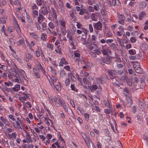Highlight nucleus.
I'll return each instance as SVG.
<instances>
[{"instance_id": "obj_49", "label": "nucleus", "mask_w": 148, "mask_h": 148, "mask_svg": "<svg viewBox=\"0 0 148 148\" xmlns=\"http://www.w3.org/2000/svg\"><path fill=\"white\" fill-rule=\"evenodd\" d=\"M70 45L72 47V49H76V47L75 46L74 42L73 41V40H71V41L70 42Z\"/></svg>"}, {"instance_id": "obj_54", "label": "nucleus", "mask_w": 148, "mask_h": 148, "mask_svg": "<svg viewBox=\"0 0 148 148\" xmlns=\"http://www.w3.org/2000/svg\"><path fill=\"white\" fill-rule=\"evenodd\" d=\"M94 52L95 53H97L98 55H99L101 54V52L98 49H96L93 50Z\"/></svg>"}, {"instance_id": "obj_21", "label": "nucleus", "mask_w": 148, "mask_h": 148, "mask_svg": "<svg viewBox=\"0 0 148 148\" xmlns=\"http://www.w3.org/2000/svg\"><path fill=\"white\" fill-rule=\"evenodd\" d=\"M117 41L119 43V45L121 47H124V42L122 39H120L119 38H117Z\"/></svg>"}, {"instance_id": "obj_37", "label": "nucleus", "mask_w": 148, "mask_h": 148, "mask_svg": "<svg viewBox=\"0 0 148 148\" xmlns=\"http://www.w3.org/2000/svg\"><path fill=\"white\" fill-rule=\"evenodd\" d=\"M45 34L44 33L42 34L41 36V39L44 41H47V38L45 37Z\"/></svg>"}, {"instance_id": "obj_35", "label": "nucleus", "mask_w": 148, "mask_h": 148, "mask_svg": "<svg viewBox=\"0 0 148 148\" xmlns=\"http://www.w3.org/2000/svg\"><path fill=\"white\" fill-rule=\"evenodd\" d=\"M133 66L134 68L136 67H139L140 66V64L138 62H133Z\"/></svg>"}, {"instance_id": "obj_1", "label": "nucleus", "mask_w": 148, "mask_h": 148, "mask_svg": "<svg viewBox=\"0 0 148 148\" xmlns=\"http://www.w3.org/2000/svg\"><path fill=\"white\" fill-rule=\"evenodd\" d=\"M53 101L55 102V105L57 107H60L62 106L63 103L64 102L62 98L60 96H59L57 98L56 97H53Z\"/></svg>"}, {"instance_id": "obj_36", "label": "nucleus", "mask_w": 148, "mask_h": 148, "mask_svg": "<svg viewBox=\"0 0 148 148\" xmlns=\"http://www.w3.org/2000/svg\"><path fill=\"white\" fill-rule=\"evenodd\" d=\"M94 8L96 11H98L100 9V5L99 4H96V5L94 6Z\"/></svg>"}, {"instance_id": "obj_41", "label": "nucleus", "mask_w": 148, "mask_h": 148, "mask_svg": "<svg viewBox=\"0 0 148 148\" xmlns=\"http://www.w3.org/2000/svg\"><path fill=\"white\" fill-rule=\"evenodd\" d=\"M75 12V10H74L73 9L72 10L70 11V16L72 18L73 17L74 15V13Z\"/></svg>"}, {"instance_id": "obj_24", "label": "nucleus", "mask_w": 148, "mask_h": 148, "mask_svg": "<svg viewBox=\"0 0 148 148\" xmlns=\"http://www.w3.org/2000/svg\"><path fill=\"white\" fill-rule=\"evenodd\" d=\"M110 1V0H107V1H109L110 2V4L113 6H114L116 4L117 1L119 2V0H112Z\"/></svg>"}, {"instance_id": "obj_18", "label": "nucleus", "mask_w": 148, "mask_h": 148, "mask_svg": "<svg viewBox=\"0 0 148 148\" xmlns=\"http://www.w3.org/2000/svg\"><path fill=\"white\" fill-rule=\"evenodd\" d=\"M103 102L105 104V105H106V106L107 107L109 108V109H112V105H111V103H110V102L108 100H104L103 101Z\"/></svg>"}, {"instance_id": "obj_58", "label": "nucleus", "mask_w": 148, "mask_h": 148, "mask_svg": "<svg viewBox=\"0 0 148 148\" xmlns=\"http://www.w3.org/2000/svg\"><path fill=\"white\" fill-rule=\"evenodd\" d=\"M82 32H83L85 34V35L86 36L88 35V31L86 29L83 28L82 29Z\"/></svg>"}, {"instance_id": "obj_60", "label": "nucleus", "mask_w": 148, "mask_h": 148, "mask_svg": "<svg viewBox=\"0 0 148 148\" xmlns=\"http://www.w3.org/2000/svg\"><path fill=\"white\" fill-rule=\"evenodd\" d=\"M65 74V72L64 70H61L60 72V75L61 77H63Z\"/></svg>"}, {"instance_id": "obj_50", "label": "nucleus", "mask_w": 148, "mask_h": 148, "mask_svg": "<svg viewBox=\"0 0 148 148\" xmlns=\"http://www.w3.org/2000/svg\"><path fill=\"white\" fill-rule=\"evenodd\" d=\"M89 29L90 32L92 33L93 32V27L91 24H90L89 25Z\"/></svg>"}, {"instance_id": "obj_55", "label": "nucleus", "mask_w": 148, "mask_h": 148, "mask_svg": "<svg viewBox=\"0 0 148 148\" xmlns=\"http://www.w3.org/2000/svg\"><path fill=\"white\" fill-rule=\"evenodd\" d=\"M84 116L86 120L87 121H88L89 118V115L88 114L86 113L84 114Z\"/></svg>"}, {"instance_id": "obj_47", "label": "nucleus", "mask_w": 148, "mask_h": 148, "mask_svg": "<svg viewBox=\"0 0 148 148\" xmlns=\"http://www.w3.org/2000/svg\"><path fill=\"white\" fill-rule=\"evenodd\" d=\"M38 7L35 4H34L32 6L31 8L32 10H38Z\"/></svg>"}, {"instance_id": "obj_27", "label": "nucleus", "mask_w": 148, "mask_h": 148, "mask_svg": "<svg viewBox=\"0 0 148 148\" xmlns=\"http://www.w3.org/2000/svg\"><path fill=\"white\" fill-rule=\"evenodd\" d=\"M61 106L63 108L65 112H68V107L66 105V103L65 101L63 103Z\"/></svg>"}, {"instance_id": "obj_61", "label": "nucleus", "mask_w": 148, "mask_h": 148, "mask_svg": "<svg viewBox=\"0 0 148 148\" xmlns=\"http://www.w3.org/2000/svg\"><path fill=\"white\" fill-rule=\"evenodd\" d=\"M130 40L132 43H135L136 41V39L134 37H132L130 38Z\"/></svg>"}, {"instance_id": "obj_46", "label": "nucleus", "mask_w": 148, "mask_h": 148, "mask_svg": "<svg viewBox=\"0 0 148 148\" xmlns=\"http://www.w3.org/2000/svg\"><path fill=\"white\" fill-rule=\"evenodd\" d=\"M97 39V37L95 35H92V36L91 39L93 43L96 42V40Z\"/></svg>"}, {"instance_id": "obj_42", "label": "nucleus", "mask_w": 148, "mask_h": 148, "mask_svg": "<svg viewBox=\"0 0 148 148\" xmlns=\"http://www.w3.org/2000/svg\"><path fill=\"white\" fill-rule=\"evenodd\" d=\"M23 104L26 107L29 108H31L32 107V106L30 103L29 102H26V103H23Z\"/></svg>"}, {"instance_id": "obj_32", "label": "nucleus", "mask_w": 148, "mask_h": 148, "mask_svg": "<svg viewBox=\"0 0 148 148\" xmlns=\"http://www.w3.org/2000/svg\"><path fill=\"white\" fill-rule=\"evenodd\" d=\"M0 121L2 122L3 123H4L5 124H6V123H7L8 121V120L4 118L2 116H1L0 117Z\"/></svg>"}, {"instance_id": "obj_44", "label": "nucleus", "mask_w": 148, "mask_h": 148, "mask_svg": "<svg viewBox=\"0 0 148 148\" xmlns=\"http://www.w3.org/2000/svg\"><path fill=\"white\" fill-rule=\"evenodd\" d=\"M119 20H121L123 21H124L125 20V18L123 15H120L118 17Z\"/></svg>"}, {"instance_id": "obj_28", "label": "nucleus", "mask_w": 148, "mask_h": 148, "mask_svg": "<svg viewBox=\"0 0 148 148\" xmlns=\"http://www.w3.org/2000/svg\"><path fill=\"white\" fill-rule=\"evenodd\" d=\"M67 37L68 38H69V40L71 41L73 40V38L72 36H71V33L69 31L67 32Z\"/></svg>"}, {"instance_id": "obj_26", "label": "nucleus", "mask_w": 148, "mask_h": 148, "mask_svg": "<svg viewBox=\"0 0 148 148\" xmlns=\"http://www.w3.org/2000/svg\"><path fill=\"white\" fill-rule=\"evenodd\" d=\"M97 88V86L95 85H92V86L90 87L89 89L91 92H94Z\"/></svg>"}, {"instance_id": "obj_33", "label": "nucleus", "mask_w": 148, "mask_h": 148, "mask_svg": "<svg viewBox=\"0 0 148 148\" xmlns=\"http://www.w3.org/2000/svg\"><path fill=\"white\" fill-rule=\"evenodd\" d=\"M7 18V16H4L0 18L1 22L3 23H5L6 22V19Z\"/></svg>"}, {"instance_id": "obj_59", "label": "nucleus", "mask_w": 148, "mask_h": 148, "mask_svg": "<svg viewBox=\"0 0 148 148\" xmlns=\"http://www.w3.org/2000/svg\"><path fill=\"white\" fill-rule=\"evenodd\" d=\"M33 14L34 15L38 16V11L36 10H32Z\"/></svg>"}, {"instance_id": "obj_5", "label": "nucleus", "mask_w": 148, "mask_h": 148, "mask_svg": "<svg viewBox=\"0 0 148 148\" xmlns=\"http://www.w3.org/2000/svg\"><path fill=\"white\" fill-rule=\"evenodd\" d=\"M93 25L95 29L99 30L100 31L102 30V25L100 21H98L96 23H94Z\"/></svg>"}, {"instance_id": "obj_8", "label": "nucleus", "mask_w": 148, "mask_h": 148, "mask_svg": "<svg viewBox=\"0 0 148 148\" xmlns=\"http://www.w3.org/2000/svg\"><path fill=\"white\" fill-rule=\"evenodd\" d=\"M53 85L58 91H60L61 90V84L59 82L53 84Z\"/></svg>"}, {"instance_id": "obj_40", "label": "nucleus", "mask_w": 148, "mask_h": 148, "mask_svg": "<svg viewBox=\"0 0 148 148\" xmlns=\"http://www.w3.org/2000/svg\"><path fill=\"white\" fill-rule=\"evenodd\" d=\"M73 54L77 58H79L80 56V54L76 51H74Z\"/></svg>"}, {"instance_id": "obj_39", "label": "nucleus", "mask_w": 148, "mask_h": 148, "mask_svg": "<svg viewBox=\"0 0 148 148\" xmlns=\"http://www.w3.org/2000/svg\"><path fill=\"white\" fill-rule=\"evenodd\" d=\"M5 25H3L2 26V27L1 29V31L2 32H3L4 34L6 36H8V34H7L5 32Z\"/></svg>"}, {"instance_id": "obj_22", "label": "nucleus", "mask_w": 148, "mask_h": 148, "mask_svg": "<svg viewBox=\"0 0 148 148\" xmlns=\"http://www.w3.org/2000/svg\"><path fill=\"white\" fill-rule=\"evenodd\" d=\"M146 13L144 11H142L140 12L139 14V19L140 20H141L145 16H146Z\"/></svg>"}, {"instance_id": "obj_20", "label": "nucleus", "mask_w": 148, "mask_h": 148, "mask_svg": "<svg viewBox=\"0 0 148 148\" xmlns=\"http://www.w3.org/2000/svg\"><path fill=\"white\" fill-rule=\"evenodd\" d=\"M17 5L18 6H21V4L20 1L18 0H16L13 2V5L12 6H14V5Z\"/></svg>"}, {"instance_id": "obj_53", "label": "nucleus", "mask_w": 148, "mask_h": 148, "mask_svg": "<svg viewBox=\"0 0 148 148\" xmlns=\"http://www.w3.org/2000/svg\"><path fill=\"white\" fill-rule=\"evenodd\" d=\"M2 144L5 146L7 144V141L6 140V139L5 138H2Z\"/></svg>"}, {"instance_id": "obj_16", "label": "nucleus", "mask_w": 148, "mask_h": 148, "mask_svg": "<svg viewBox=\"0 0 148 148\" xmlns=\"http://www.w3.org/2000/svg\"><path fill=\"white\" fill-rule=\"evenodd\" d=\"M42 10L40 11H39V13H40L44 15H47L48 13L47 9L46 8H44L43 6L41 7Z\"/></svg>"}, {"instance_id": "obj_43", "label": "nucleus", "mask_w": 148, "mask_h": 148, "mask_svg": "<svg viewBox=\"0 0 148 148\" xmlns=\"http://www.w3.org/2000/svg\"><path fill=\"white\" fill-rule=\"evenodd\" d=\"M12 21L14 26L18 24L14 16L12 17Z\"/></svg>"}, {"instance_id": "obj_64", "label": "nucleus", "mask_w": 148, "mask_h": 148, "mask_svg": "<svg viewBox=\"0 0 148 148\" xmlns=\"http://www.w3.org/2000/svg\"><path fill=\"white\" fill-rule=\"evenodd\" d=\"M90 17L91 19L94 21H95L96 18L94 13H92L90 15Z\"/></svg>"}, {"instance_id": "obj_38", "label": "nucleus", "mask_w": 148, "mask_h": 148, "mask_svg": "<svg viewBox=\"0 0 148 148\" xmlns=\"http://www.w3.org/2000/svg\"><path fill=\"white\" fill-rule=\"evenodd\" d=\"M115 58L116 59V61L119 62H121V60L120 58L119 57L118 55L116 53H115Z\"/></svg>"}, {"instance_id": "obj_48", "label": "nucleus", "mask_w": 148, "mask_h": 148, "mask_svg": "<svg viewBox=\"0 0 148 148\" xmlns=\"http://www.w3.org/2000/svg\"><path fill=\"white\" fill-rule=\"evenodd\" d=\"M35 25L36 26V27L37 28V29L38 30H40L41 29L40 27V25H39V24L38 22H35Z\"/></svg>"}, {"instance_id": "obj_15", "label": "nucleus", "mask_w": 148, "mask_h": 148, "mask_svg": "<svg viewBox=\"0 0 148 148\" xmlns=\"http://www.w3.org/2000/svg\"><path fill=\"white\" fill-rule=\"evenodd\" d=\"M127 104L128 105V106H130L131 104L132 103V98L130 97H128L127 98ZM126 104L127 103H124L123 105L125 106H126Z\"/></svg>"}, {"instance_id": "obj_17", "label": "nucleus", "mask_w": 148, "mask_h": 148, "mask_svg": "<svg viewBox=\"0 0 148 148\" xmlns=\"http://www.w3.org/2000/svg\"><path fill=\"white\" fill-rule=\"evenodd\" d=\"M29 34L31 37L34 38L36 40H38L39 37L37 34L34 32L30 33Z\"/></svg>"}, {"instance_id": "obj_51", "label": "nucleus", "mask_w": 148, "mask_h": 148, "mask_svg": "<svg viewBox=\"0 0 148 148\" xmlns=\"http://www.w3.org/2000/svg\"><path fill=\"white\" fill-rule=\"evenodd\" d=\"M129 53L130 54L132 55H134L136 53L135 51L134 50L132 49L130 50L129 51Z\"/></svg>"}, {"instance_id": "obj_45", "label": "nucleus", "mask_w": 148, "mask_h": 148, "mask_svg": "<svg viewBox=\"0 0 148 148\" xmlns=\"http://www.w3.org/2000/svg\"><path fill=\"white\" fill-rule=\"evenodd\" d=\"M112 109V108L111 109H106L104 110V112L106 114H109L111 113Z\"/></svg>"}, {"instance_id": "obj_6", "label": "nucleus", "mask_w": 148, "mask_h": 148, "mask_svg": "<svg viewBox=\"0 0 148 148\" xmlns=\"http://www.w3.org/2000/svg\"><path fill=\"white\" fill-rule=\"evenodd\" d=\"M14 70L16 71L21 76L22 78H24L25 71L19 69L15 65L14 67Z\"/></svg>"}, {"instance_id": "obj_9", "label": "nucleus", "mask_w": 148, "mask_h": 148, "mask_svg": "<svg viewBox=\"0 0 148 148\" xmlns=\"http://www.w3.org/2000/svg\"><path fill=\"white\" fill-rule=\"evenodd\" d=\"M33 71L34 72V74L36 77L37 78H40V75L39 74V70L34 68H33Z\"/></svg>"}, {"instance_id": "obj_31", "label": "nucleus", "mask_w": 148, "mask_h": 148, "mask_svg": "<svg viewBox=\"0 0 148 148\" xmlns=\"http://www.w3.org/2000/svg\"><path fill=\"white\" fill-rule=\"evenodd\" d=\"M14 29L13 27L10 26L8 27L7 29V32L8 33H10L14 31Z\"/></svg>"}, {"instance_id": "obj_57", "label": "nucleus", "mask_w": 148, "mask_h": 148, "mask_svg": "<svg viewBox=\"0 0 148 148\" xmlns=\"http://www.w3.org/2000/svg\"><path fill=\"white\" fill-rule=\"evenodd\" d=\"M5 135L8 139L12 140V134H11L8 133L5 134Z\"/></svg>"}, {"instance_id": "obj_25", "label": "nucleus", "mask_w": 148, "mask_h": 148, "mask_svg": "<svg viewBox=\"0 0 148 148\" xmlns=\"http://www.w3.org/2000/svg\"><path fill=\"white\" fill-rule=\"evenodd\" d=\"M25 42L23 38L20 39L17 42L16 44L18 46H20Z\"/></svg>"}, {"instance_id": "obj_30", "label": "nucleus", "mask_w": 148, "mask_h": 148, "mask_svg": "<svg viewBox=\"0 0 148 148\" xmlns=\"http://www.w3.org/2000/svg\"><path fill=\"white\" fill-rule=\"evenodd\" d=\"M147 5V3L145 1H142L140 4V7L142 8H145Z\"/></svg>"}, {"instance_id": "obj_4", "label": "nucleus", "mask_w": 148, "mask_h": 148, "mask_svg": "<svg viewBox=\"0 0 148 148\" xmlns=\"http://www.w3.org/2000/svg\"><path fill=\"white\" fill-rule=\"evenodd\" d=\"M101 51L104 56L107 55V53H110L111 51L109 50L107 45H104L102 46V49Z\"/></svg>"}, {"instance_id": "obj_2", "label": "nucleus", "mask_w": 148, "mask_h": 148, "mask_svg": "<svg viewBox=\"0 0 148 148\" xmlns=\"http://www.w3.org/2000/svg\"><path fill=\"white\" fill-rule=\"evenodd\" d=\"M30 95L26 91H24L18 97V99L20 100L23 103H24V101L28 99L30 96Z\"/></svg>"}, {"instance_id": "obj_19", "label": "nucleus", "mask_w": 148, "mask_h": 148, "mask_svg": "<svg viewBox=\"0 0 148 148\" xmlns=\"http://www.w3.org/2000/svg\"><path fill=\"white\" fill-rule=\"evenodd\" d=\"M134 69L136 73H141L143 72L142 69L140 68V66L134 68Z\"/></svg>"}, {"instance_id": "obj_23", "label": "nucleus", "mask_w": 148, "mask_h": 148, "mask_svg": "<svg viewBox=\"0 0 148 148\" xmlns=\"http://www.w3.org/2000/svg\"><path fill=\"white\" fill-rule=\"evenodd\" d=\"M36 4L38 6H41L43 4H44V0H36Z\"/></svg>"}, {"instance_id": "obj_29", "label": "nucleus", "mask_w": 148, "mask_h": 148, "mask_svg": "<svg viewBox=\"0 0 148 148\" xmlns=\"http://www.w3.org/2000/svg\"><path fill=\"white\" fill-rule=\"evenodd\" d=\"M49 28L51 29H53L55 27V25L54 23L51 22H50L48 24Z\"/></svg>"}, {"instance_id": "obj_7", "label": "nucleus", "mask_w": 148, "mask_h": 148, "mask_svg": "<svg viewBox=\"0 0 148 148\" xmlns=\"http://www.w3.org/2000/svg\"><path fill=\"white\" fill-rule=\"evenodd\" d=\"M45 18L44 17L42 14H41L40 13H39L38 16L37 17V22L39 24H41Z\"/></svg>"}, {"instance_id": "obj_62", "label": "nucleus", "mask_w": 148, "mask_h": 148, "mask_svg": "<svg viewBox=\"0 0 148 148\" xmlns=\"http://www.w3.org/2000/svg\"><path fill=\"white\" fill-rule=\"evenodd\" d=\"M51 32L50 28H48L47 29L46 32L48 34H51Z\"/></svg>"}, {"instance_id": "obj_12", "label": "nucleus", "mask_w": 148, "mask_h": 148, "mask_svg": "<svg viewBox=\"0 0 148 148\" xmlns=\"http://www.w3.org/2000/svg\"><path fill=\"white\" fill-rule=\"evenodd\" d=\"M35 62L37 64V65L35 68L39 70H41L43 68L40 63L37 60H35Z\"/></svg>"}, {"instance_id": "obj_34", "label": "nucleus", "mask_w": 148, "mask_h": 148, "mask_svg": "<svg viewBox=\"0 0 148 148\" xmlns=\"http://www.w3.org/2000/svg\"><path fill=\"white\" fill-rule=\"evenodd\" d=\"M108 73L109 75L112 76V79L114 78V77H113V75H115L116 74V72L114 70L109 71Z\"/></svg>"}, {"instance_id": "obj_10", "label": "nucleus", "mask_w": 148, "mask_h": 148, "mask_svg": "<svg viewBox=\"0 0 148 148\" xmlns=\"http://www.w3.org/2000/svg\"><path fill=\"white\" fill-rule=\"evenodd\" d=\"M25 59L27 62H29L30 60H32V56L28 53H26L25 54Z\"/></svg>"}, {"instance_id": "obj_56", "label": "nucleus", "mask_w": 148, "mask_h": 148, "mask_svg": "<svg viewBox=\"0 0 148 148\" xmlns=\"http://www.w3.org/2000/svg\"><path fill=\"white\" fill-rule=\"evenodd\" d=\"M49 119H48L47 118H44V121L47 126L50 125V123L48 121Z\"/></svg>"}, {"instance_id": "obj_3", "label": "nucleus", "mask_w": 148, "mask_h": 148, "mask_svg": "<svg viewBox=\"0 0 148 148\" xmlns=\"http://www.w3.org/2000/svg\"><path fill=\"white\" fill-rule=\"evenodd\" d=\"M81 134L82 137L84 139V140H85L87 147L89 148L90 146L89 141V139L87 136L84 133L82 132H81Z\"/></svg>"}, {"instance_id": "obj_11", "label": "nucleus", "mask_w": 148, "mask_h": 148, "mask_svg": "<svg viewBox=\"0 0 148 148\" xmlns=\"http://www.w3.org/2000/svg\"><path fill=\"white\" fill-rule=\"evenodd\" d=\"M98 81L102 84H104L106 80V76L104 75H101L100 78H98L97 79Z\"/></svg>"}, {"instance_id": "obj_13", "label": "nucleus", "mask_w": 148, "mask_h": 148, "mask_svg": "<svg viewBox=\"0 0 148 148\" xmlns=\"http://www.w3.org/2000/svg\"><path fill=\"white\" fill-rule=\"evenodd\" d=\"M68 64V63L64 58H62L61 59L60 62L59 63V66H63V64L66 65Z\"/></svg>"}, {"instance_id": "obj_52", "label": "nucleus", "mask_w": 148, "mask_h": 148, "mask_svg": "<svg viewBox=\"0 0 148 148\" xmlns=\"http://www.w3.org/2000/svg\"><path fill=\"white\" fill-rule=\"evenodd\" d=\"M47 47L49 49L53 50V45L50 43H48L47 44Z\"/></svg>"}, {"instance_id": "obj_63", "label": "nucleus", "mask_w": 148, "mask_h": 148, "mask_svg": "<svg viewBox=\"0 0 148 148\" xmlns=\"http://www.w3.org/2000/svg\"><path fill=\"white\" fill-rule=\"evenodd\" d=\"M16 72H17L16 71H15V72L14 73L13 72L12 73V74L13 76H14L15 77L18 78V77H19V75L16 73Z\"/></svg>"}, {"instance_id": "obj_14", "label": "nucleus", "mask_w": 148, "mask_h": 148, "mask_svg": "<svg viewBox=\"0 0 148 148\" xmlns=\"http://www.w3.org/2000/svg\"><path fill=\"white\" fill-rule=\"evenodd\" d=\"M60 25L61 27H62V29L63 30H65L66 28V23L63 20H60L59 21Z\"/></svg>"}]
</instances>
